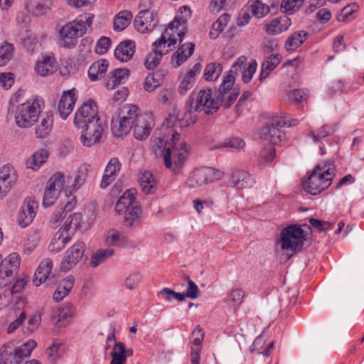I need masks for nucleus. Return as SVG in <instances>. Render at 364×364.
I'll list each match as a JSON object with an SVG mask.
<instances>
[{"mask_svg": "<svg viewBox=\"0 0 364 364\" xmlns=\"http://www.w3.org/2000/svg\"><path fill=\"white\" fill-rule=\"evenodd\" d=\"M151 4V0H141L139 7L141 11L134 21L135 29L141 33L151 32L157 24L156 15L149 9L147 5Z\"/></svg>", "mask_w": 364, "mask_h": 364, "instance_id": "nucleus-14", "label": "nucleus"}, {"mask_svg": "<svg viewBox=\"0 0 364 364\" xmlns=\"http://www.w3.org/2000/svg\"><path fill=\"white\" fill-rule=\"evenodd\" d=\"M121 168V164L118 159L112 158L107 163L102 175L100 187L105 189L116 179Z\"/></svg>", "mask_w": 364, "mask_h": 364, "instance_id": "nucleus-25", "label": "nucleus"}, {"mask_svg": "<svg viewBox=\"0 0 364 364\" xmlns=\"http://www.w3.org/2000/svg\"><path fill=\"white\" fill-rule=\"evenodd\" d=\"M312 240V231L307 225H291L280 232L279 243L283 250H299L307 247Z\"/></svg>", "mask_w": 364, "mask_h": 364, "instance_id": "nucleus-3", "label": "nucleus"}, {"mask_svg": "<svg viewBox=\"0 0 364 364\" xmlns=\"http://www.w3.org/2000/svg\"><path fill=\"white\" fill-rule=\"evenodd\" d=\"M180 119L179 109L173 107L150 146L156 156L163 158L165 166L174 172L183 167L191 151L189 145L181 140L180 134L174 129Z\"/></svg>", "mask_w": 364, "mask_h": 364, "instance_id": "nucleus-1", "label": "nucleus"}, {"mask_svg": "<svg viewBox=\"0 0 364 364\" xmlns=\"http://www.w3.org/2000/svg\"><path fill=\"white\" fill-rule=\"evenodd\" d=\"M299 121L297 119L290 116L277 117L273 119L271 126H267L261 129L260 138L264 141H268L272 144H278L282 141L284 136L279 130L280 128L296 126Z\"/></svg>", "mask_w": 364, "mask_h": 364, "instance_id": "nucleus-10", "label": "nucleus"}, {"mask_svg": "<svg viewBox=\"0 0 364 364\" xmlns=\"http://www.w3.org/2000/svg\"><path fill=\"white\" fill-rule=\"evenodd\" d=\"M59 196V192L52 189L51 188H49V186L46 185L43 197V205L44 207H49L53 205L58 198Z\"/></svg>", "mask_w": 364, "mask_h": 364, "instance_id": "nucleus-59", "label": "nucleus"}, {"mask_svg": "<svg viewBox=\"0 0 364 364\" xmlns=\"http://www.w3.org/2000/svg\"><path fill=\"white\" fill-rule=\"evenodd\" d=\"M64 345L59 341H54L53 344L47 348L46 353L52 363H55L64 353Z\"/></svg>", "mask_w": 364, "mask_h": 364, "instance_id": "nucleus-52", "label": "nucleus"}, {"mask_svg": "<svg viewBox=\"0 0 364 364\" xmlns=\"http://www.w3.org/2000/svg\"><path fill=\"white\" fill-rule=\"evenodd\" d=\"M114 252H95L90 259V266L97 267L106 259L113 256Z\"/></svg>", "mask_w": 364, "mask_h": 364, "instance_id": "nucleus-61", "label": "nucleus"}, {"mask_svg": "<svg viewBox=\"0 0 364 364\" xmlns=\"http://www.w3.org/2000/svg\"><path fill=\"white\" fill-rule=\"evenodd\" d=\"M254 183V178L249 173L240 169L232 172L228 182V186L238 188H250Z\"/></svg>", "mask_w": 364, "mask_h": 364, "instance_id": "nucleus-26", "label": "nucleus"}, {"mask_svg": "<svg viewBox=\"0 0 364 364\" xmlns=\"http://www.w3.org/2000/svg\"><path fill=\"white\" fill-rule=\"evenodd\" d=\"M38 209V201L33 198H26L18 213V225L22 228L28 226L33 221Z\"/></svg>", "mask_w": 364, "mask_h": 364, "instance_id": "nucleus-20", "label": "nucleus"}, {"mask_svg": "<svg viewBox=\"0 0 364 364\" xmlns=\"http://www.w3.org/2000/svg\"><path fill=\"white\" fill-rule=\"evenodd\" d=\"M96 219V213L92 209H85L82 213L70 214L63 224L64 228L75 232L77 231L85 232L90 229Z\"/></svg>", "mask_w": 364, "mask_h": 364, "instance_id": "nucleus-13", "label": "nucleus"}, {"mask_svg": "<svg viewBox=\"0 0 364 364\" xmlns=\"http://www.w3.org/2000/svg\"><path fill=\"white\" fill-rule=\"evenodd\" d=\"M336 129L337 126L336 124H325L316 130L310 131L307 134V136L311 139L314 143H316L333 134Z\"/></svg>", "mask_w": 364, "mask_h": 364, "instance_id": "nucleus-45", "label": "nucleus"}, {"mask_svg": "<svg viewBox=\"0 0 364 364\" xmlns=\"http://www.w3.org/2000/svg\"><path fill=\"white\" fill-rule=\"evenodd\" d=\"M248 6L254 16L262 18L269 12V7L261 0H250Z\"/></svg>", "mask_w": 364, "mask_h": 364, "instance_id": "nucleus-49", "label": "nucleus"}, {"mask_svg": "<svg viewBox=\"0 0 364 364\" xmlns=\"http://www.w3.org/2000/svg\"><path fill=\"white\" fill-rule=\"evenodd\" d=\"M304 0H283L281 9L284 13L291 14L297 11L302 5Z\"/></svg>", "mask_w": 364, "mask_h": 364, "instance_id": "nucleus-60", "label": "nucleus"}, {"mask_svg": "<svg viewBox=\"0 0 364 364\" xmlns=\"http://www.w3.org/2000/svg\"><path fill=\"white\" fill-rule=\"evenodd\" d=\"M237 93H233L226 100L223 96L220 100L215 97L210 89L200 90L198 92L192 93L189 97L187 104H191V108L194 112H203L205 114L212 113L218 109L220 102L225 107H229L236 100Z\"/></svg>", "mask_w": 364, "mask_h": 364, "instance_id": "nucleus-4", "label": "nucleus"}, {"mask_svg": "<svg viewBox=\"0 0 364 364\" xmlns=\"http://www.w3.org/2000/svg\"><path fill=\"white\" fill-rule=\"evenodd\" d=\"M230 18V16L229 14H223L213 23L209 32V36L211 39H216L219 37L220 34L226 28Z\"/></svg>", "mask_w": 364, "mask_h": 364, "instance_id": "nucleus-47", "label": "nucleus"}, {"mask_svg": "<svg viewBox=\"0 0 364 364\" xmlns=\"http://www.w3.org/2000/svg\"><path fill=\"white\" fill-rule=\"evenodd\" d=\"M222 71L223 67L220 63H209L205 69L204 77L208 81H214L219 77Z\"/></svg>", "mask_w": 364, "mask_h": 364, "instance_id": "nucleus-58", "label": "nucleus"}, {"mask_svg": "<svg viewBox=\"0 0 364 364\" xmlns=\"http://www.w3.org/2000/svg\"><path fill=\"white\" fill-rule=\"evenodd\" d=\"M223 171L210 167L197 168L193 171L186 180V185L190 188H198L223 178Z\"/></svg>", "mask_w": 364, "mask_h": 364, "instance_id": "nucleus-12", "label": "nucleus"}, {"mask_svg": "<svg viewBox=\"0 0 364 364\" xmlns=\"http://www.w3.org/2000/svg\"><path fill=\"white\" fill-rule=\"evenodd\" d=\"M84 252H68L61 262L60 268L63 271H68L73 268L82 257Z\"/></svg>", "mask_w": 364, "mask_h": 364, "instance_id": "nucleus-50", "label": "nucleus"}, {"mask_svg": "<svg viewBox=\"0 0 364 364\" xmlns=\"http://www.w3.org/2000/svg\"><path fill=\"white\" fill-rule=\"evenodd\" d=\"M191 16V10L188 6H181L177 12L176 16H175L173 21H176V23H178L179 26H182L181 28V32L183 33L185 27H187V21Z\"/></svg>", "mask_w": 364, "mask_h": 364, "instance_id": "nucleus-56", "label": "nucleus"}, {"mask_svg": "<svg viewBox=\"0 0 364 364\" xmlns=\"http://www.w3.org/2000/svg\"><path fill=\"white\" fill-rule=\"evenodd\" d=\"M114 210L118 215H124V222L127 226L134 227L140 223L142 210L136 200L134 190H128L121 196L115 204Z\"/></svg>", "mask_w": 364, "mask_h": 364, "instance_id": "nucleus-6", "label": "nucleus"}, {"mask_svg": "<svg viewBox=\"0 0 364 364\" xmlns=\"http://www.w3.org/2000/svg\"><path fill=\"white\" fill-rule=\"evenodd\" d=\"M139 183L142 191L146 194L154 193L156 190V179L149 171H144L141 174Z\"/></svg>", "mask_w": 364, "mask_h": 364, "instance_id": "nucleus-44", "label": "nucleus"}, {"mask_svg": "<svg viewBox=\"0 0 364 364\" xmlns=\"http://www.w3.org/2000/svg\"><path fill=\"white\" fill-rule=\"evenodd\" d=\"M72 180V176L70 175H65L63 172H56L53 173L48 179L46 185L56 191L65 192V188L69 185Z\"/></svg>", "mask_w": 364, "mask_h": 364, "instance_id": "nucleus-32", "label": "nucleus"}, {"mask_svg": "<svg viewBox=\"0 0 364 364\" xmlns=\"http://www.w3.org/2000/svg\"><path fill=\"white\" fill-rule=\"evenodd\" d=\"M335 175L334 166L331 161H321L305 182L304 189L311 195L319 194L331 186Z\"/></svg>", "mask_w": 364, "mask_h": 364, "instance_id": "nucleus-5", "label": "nucleus"}, {"mask_svg": "<svg viewBox=\"0 0 364 364\" xmlns=\"http://www.w3.org/2000/svg\"><path fill=\"white\" fill-rule=\"evenodd\" d=\"M201 68V65L197 63L187 73L181 74L178 77L179 85L178 87V92L181 95H185L194 86Z\"/></svg>", "mask_w": 364, "mask_h": 364, "instance_id": "nucleus-23", "label": "nucleus"}, {"mask_svg": "<svg viewBox=\"0 0 364 364\" xmlns=\"http://www.w3.org/2000/svg\"><path fill=\"white\" fill-rule=\"evenodd\" d=\"M25 6L33 16L44 15L50 10L46 0H25Z\"/></svg>", "mask_w": 364, "mask_h": 364, "instance_id": "nucleus-43", "label": "nucleus"}, {"mask_svg": "<svg viewBox=\"0 0 364 364\" xmlns=\"http://www.w3.org/2000/svg\"><path fill=\"white\" fill-rule=\"evenodd\" d=\"M132 14L130 11L125 10L119 12L114 18V29L117 31H122L125 29L131 23Z\"/></svg>", "mask_w": 364, "mask_h": 364, "instance_id": "nucleus-48", "label": "nucleus"}, {"mask_svg": "<svg viewBox=\"0 0 364 364\" xmlns=\"http://www.w3.org/2000/svg\"><path fill=\"white\" fill-rule=\"evenodd\" d=\"M90 171V166L87 164H82L80 166L75 174V178L73 183L68 186L65 190V194L66 197L69 195H73L74 191L80 189L82 185L85 183L87 175Z\"/></svg>", "mask_w": 364, "mask_h": 364, "instance_id": "nucleus-28", "label": "nucleus"}, {"mask_svg": "<svg viewBox=\"0 0 364 364\" xmlns=\"http://www.w3.org/2000/svg\"><path fill=\"white\" fill-rule=\"evenodd\" d=\"M245 296V291L242 289H234L228 294L226 302L233 308H238L242 304Z\"/></svg>", "mask_w": 364, "mask_h": 364, "instance_id": "nucleus-54", "label": "nucleus"}, {"mask_svg": "<svg viewBox=\"0 0 364 364\" xmlns=\"http://www.w3.org/2000/svg\"><path fill=\"white\" fill-rule=\"evenodd\" d=\"M194 51V45L188 43L182 45L171 57V65L176 68L185 63L192 55Z\"/></svg>", "mask_w": 364, "mask_h": 364, "instance_id": "nucleus-30", "label": "nucleus"}, {"mask_svg": "<svg viewBox=\"0 0 364 364\" xmlns=\"http://www.w3.org/2000/svg\"><path fill=\"white\" fill-rule=\"evenodd\" d=\"M236 0H210L208 4V10L213 14H217L223 10H227L232 7Z\"/></svg>", "mask_w": 364, "mask_h": 364, "instance_id": "nucleus-55", "label": "nucleus"}, {"mask_svg": "<svg viewBox=\"0 0 364 364\" xmlns=\"http://www.w3.org/2000/svg\"><path fill=\"white\" fill-rule=\"evenodd\" d=\"M236 76L229 71L224 77L223 80L220 85L219 90L221 95H224L227 94L232 88Z\"/></svg>", "mask_w": 364, "mask_h": 364, "instance_id": "nucleus-62", "label": "nucleus"}, {"mask_svg": "<svg viewBox=\"0 0 364 364\" xmlns=\"http://www.w3.org/2000/svg\"><path fill=\"white\" fill-rule=\"evenodd\" d=\"M76 204L75 196L69 195L67 197V201L60 206H58L53 213L49 221L50 226L53 228H57L65 218L66 214L75 208Z\"/></svg>", "mask_w": 364, "mask_h": 364, "instance_id": "nucleus-24", "label": "nucleus"}, {"mask_svg": "<svg viewBox=\"0 0 364 364\" xmlns=\"http://www.w3.org/2000/svg\"><path fill=\"white\" fill-rule=\"evenodd\" d=\"M282 60V55L279 54L272 55L269 56L262 64L261 70L259 75V80L264 81L269 74L277 67Z\"/></svg>", "mask_w": 364, "mask_h": 364, "instance_id": "nucleus-35", "label": "nucleus"}, {"mask_svg": "<svg viewBox=\"0 0 364 364\" xmlns=\"http://www.w3.org/2000/svg\"><path fill=\"white\" fill-rule=\"evenodd\" d=\"M53 123V115L48 112L42 115L40 123L36 127V134L38 138H46L51 131Z\"/></svg>", "mask_w": 364, "mask_h": 364, "instance_id": "nucleus-42", "label": "nucleus"}, {"mask_svg": "<svg viewBox=\"0 0 364 364\" xmlns=\"http://www.w3.org/2000/svg\"><path fill=\"white\" fill-rule=\"evenodd\" d=\"M163 80L164 76L161 73L156 72L150 73L144 80V89L148 92H152L161 85Z\"/></svg>", "mask_w": 364, "mask_h": 364, "instance_id": "nucleus-46", "label": "nucleus"}, {"mask_svg": "<svg viewBox=\"0 0 364 364\" xmlns=\"http://www.w3.org/2000/svg\"><path fill=\"white\" fill-rule=\"evenodd\" d=\"M48 156V151L45 149L36 151L27 159L26 167L33 171L38 170L47 161Z\"/></svg>", "mask_w": 364, "mask_h": 364, "instance_id": "nucleus-38", "label": "nucleus"}, {"mask_svg": "<svg viewBox=\"0 0 364 364\" xmlns=\"http://www.w3.org/2000/svg\"><path fill=\"white\" fill-rule=\"evenodd\" d=\"M291 25V21L287 16H281L272 19L266 27L269 35H278L286 31Z\"/></svg>", "mask_w": 364, "mask_h": 364, "instance_id": "nucleus-31", "label": "nucleus"}, {"mask_svg": "<svg viewBox=\"0 0 364 364\" xmlns=\"http://www.w3.org/2000/svg\"><path fill=\"white\" fill-rule=\"evenodd\" d=\"M82 129L80 137V143L86 147H90L100 142L105 134L107 126L102 118L87 123L84 127H77Z\"/></svg>", "mask_w": 364, "mask_h": 364, "instance_id": "nucleus-11", "label": "nucleus"}, {"mask_svg": "<svg viewBox=\"0 0 364 364\" xmlns=\"http://www.w3.org/2000/svg\"><path fill=\"white\" fill-rule=\"evenodd\" d=\"M36 346L34 340H29L16 348L12 343L4 345L0 349V364H21L30 356Z\"/></svg>", "mask_w": 364, "mask_h": 364, "instance_id": "nucleus-9", "label": "nucleus"}, {"mask_svg": "<svg viewBox=\"0 0 364 364\" xmlns=\"http://www.w3.org/2000/svg\"><path fill=\"white\" fill-rule=\"evenodd\" d=\"M53 267V261L48 258L42 260L38 264L33 279V283L36 287H39L46 282L52 283L55 278V275L52 272Z\"/></svg>", "mask_w": 364, "mask_h": 364, "instance_id": "nucleus-21", "label": "nucleus"}, {"mask_svg": "<svg viewBox=\"0 0 364 364\" xmlns=\"http://www.w3.org/2000/svg\"><path fill=\"white\" fill-rule=\"evenodd\" d=\"M134 43L133 41H124L114 50V56L121 62H127L134 53Z\"/></svg>", "mask_w": 364, "mask_h": 364, "instance_id": "nucleus-37", "label": "nucleus"}, {"mask_svg": "<svg viewBox=\"0 0 364 364\" xmlns=\"http://www.w3.org/2000/svg\"><path fill=\"white\" fill-rule=\"evenodd\" d=\"M21 263V259L16 252L9 254L4 259L0 255V287H6L13 275L14 270L17 269Z\"/></svg>", "mask_w": 364, "mask_h": 364, "instance_id": "nucleus-18", "label": "nucleus"}, {"mask_svg": "<svg viewBox=\"0 0 364 364\" xmlns=\"http://www.w3.org/2000/svg\"><path fill=\"white\" fill-rule=\"evenodd\" d=\"M163 55L162 54L158 53L157 50H152V53L147 56L144 62L145 67L149 70L155 68L160 63Z\"/></svg>", "mask_w": 364, "mask_h": 364, "instance_id": "nucleus-63", "label": "nucleus"}, {"mask_svg": "<svg viewBox=\"0 0 364 364\" xmlns=\"http://www.w3.org/2000/svg\"><path fill=\"white\" fill-rule=\"evenodd\" d=\"M137 106L127 104L113 115L111 131L115 137L122 138L129 133L137 117Z\"/></svg>", "mask_w": 364, "mask_h": 364, "instance_id": "nucleus-8", "label": "nucleus"}, {"mask_svg": "<svg viewBox=\"0 0 364 364\" xmlns=\"http://www.w3.org/2000/svg\"><path fill=\"white\" fill-rule=\"evenodd\" d=\"M257 67V63L255 60L247 61L246 56L240 55L232 64L230 72L235 76L241 73L242 82L249 83L256 72Z\"/></svg>", "mask_w": 364, "mask_h": 364, "instance_id": "nucleus-17", "label": "nucleus"}, {"mask_svg": "<svg viewBox=\"0 0 364 364\" xmlns=\"http://www.w3.org/2000/svg\"><path fill=\"white\" fill-rule=\"evenodd\" d=\"M105 243L108 246L121 249L132 248V242L118 230L111 229L105 235Z\"/></svg>", "mask_w": 364, "mask_h": 364, "instance_id": "nucleus-29", "label": "nucleus"}, {"mask_svg": "<svg viewBox=\"0 0 364 364\" xmlns=\"http://www.w3.org/2000/svg\"><path fill=\"white\" fill-rule=\"evenodd\" d=\"M167 32H164L161 37L152 44V50H157L158 53L166 55L176 47L173 40H170V36Z\"/></svg>", "mask_w": 364, "mask_h": 364, "instance_id": "nucleus-36", "label": "nucleus"}, {"mask_svg": "<svg viewBox=\"0 0 364 364\" xmlns=\"http://www.w3.org/2000/svg\"><path fill=\"white\" fill-rule=\"evenodd\" d=\"M14 53L13 44L4 42L0 46V67L5 66L12 59Z\"/></svg>", "mask_w": 364, "mask_h": 364, "instance_id": "nucleus-57", "label": "nucleus"}, {"mask_svg": "<svg viewBox=\"0 0 364 364\" xmlns=\"http://www.w3.org/2000/svg\"><path fill=\"white\" fill-rule=\"evenodd\" d=\"M134 135L136 139L144 140L149 135L154 127V115L150 112L140 113L139 108L137 110V117L134 124Z\"/></svg>", "mask_w": 364, "mask_h": 364, "instance_id": "nucleus-16", "label": "nucleus"}, {"mask_svg": "<svg viewBox=\"0 0 364 364\" xmlns=\"http://www.w3.org/2000/svg\"><path fill=\"white\" fill-rule=\"evenodd\" d=\"M64 225L58 230L54 235L50 244V250H62L66 247V245L71 240V235Z\"/></svg>", "mask_w": 364, "mask_h": 364, "instance_id": "nucleus-33", "label": "nucleus"}, {"mask_svg": "<svg viewBox=\"0 0 364 364\" xmlns=\"http://www.w3.org/2000/svg\"><path fill=\"white\" fill-rule=\"evenodd\" d=\"M182 26H179L178 23H176V21H171L169 23L167 28H165L164 32H167L170 36V40L173 41V43L176 45L178 41L180 42L182 41L183 36L187 32V27H185V29L183 33L181 32V28Z\"/></svg>", "mask_w": 364, "mask_h": 364, "instance_id": "nucleus-53", "label": "nucleus"}, {"mask_svg": "<svg viewBox=\"0 0 364 364\" xmlns=\"http://www.w3.org/2000/svg\"><path fill=\"white\" fill-rule=\"evenodd\" d=\"M130 75L127 68H116L109 72L105 80V87L107 90H114L117 86L124 84Z\"/></svg>", "mask_w": 364, "mask_h": 364, "instance_id": "nucleus-27", "label": "nucleus"}, {"mask_svg": "<svg viewBox=\"0 0 364 364\" xmlns=\"http://www.w3.org/2000/svg\"><path fill=\"white\" fill-rule=\"evenodd\" d=\"M42 97H34L18 105L16 109L15 122L20 128H29L36 123L44 108Z\"/></svg>", "mask_w": 364, "mask_h": 364, "instance_id": "nucleus-7", "label": "nucleus"}, {"mask_svg": "<svg viewBox=\"0 0 364 364\" xmlns=\"http://www.w3.org/2000/svg\"><path fill=\"white\" fill-rule=\"evenodd\" d=\"M18 181V173L14 166L5 164L0 168V200L4 199Z\"/></svg>", "mask_w": 364, "mask_h": 364, "instance_id": "nucleus-19", "label": "nucleus"}, {"mask_svg": "<svg viewBox=\"0 0 364 364\" xmlns=\"http://www.w3.org/2000/svg\"><path fill=\"white\" fill-rule=\"evenodd\" d=\"M308 33L305 31H295L287 39L284 48L287 51H293L297 49L307 39Z\"/></svg>", "mask_w": 364, "mask_h": 364, "instance_id": "nucleus-41", "label": "nucleus"}, {"mask_svg": "<svg viewBox=\"0 0 364 364\" xmlns=\"http://www.w3.org/2000/svg\"><path fill=\"white\" fill-rule=\"evenodd\" d=\"M101 118L98 114L97 102L92 99L85 101L75 113L74 124L76 127H84L87 123Z\"/></svg>", "mask_w": 364, "mask_h": 364, "instance_id": "nucleus-15", "label": "nucleus"}, {"mask_svg": "<svg viewBox=\"0 0 364 364\" xmlns=\"http://www.w3.org/2000/svg\"><path fill=\"white\" fill-rule=\"evenodd\" d=\"M112 360L110 364H125L124 344L122 342H115L110 352Z\"/></svg>", "mask_w": 364, "mask_h": 364, "instance_id": "nucleus-51", "label": "nucleus"}, {"mask_svg": "<svg viewBox=\"0 0 364 364\" xmlns=\"http://www.w3.org/2000/svg\"><path fill=\"white\" fill-rule=\"evenodd\" d=\"M109 66L106 60H100L93 63L88 70V77L91 81H96L104 77Z\"/></svg>", "mask_w": 364, "mask_h": 364, "instance_id": "nucleus-40", "label": "nucleus"}, {"mask_svg": "<svg viewBox=\"0 0 364 364\" xmlns=\"http://www.w3.org/2000/svg\"><path fill=\"white\" fill-rule=\"evenodd\" d=\"M276 156V151L272 146L262 149L259 154V161L264 163L271 162Z\"/></svg>", "mask_w": 364, "mask_h": 364, "instance_id": "nucleus-64", "label": "nucleus"}, {"mask_svg": "<svg viewBox=\"0 0 364 364\" xmlns=\"http://www.w3.org/2000/svg\"><path fill=\"white\" fill-rule=\"evenodd\" d=\"M94 19L92 14L86 13L77 16L58 29V43L63 48L73 49L78 40L91 29Z\"/></svg>", "mask_w": 364, "mask_h": 364, "instance_id": "nucleus-2", "label": "nucleus"}, {"mask_svg": "<svg viewBox=\"0 0 364 364\" xmlns=\"http://www.w3.org/2000/svg\"><path fill=\"white\" fill-rule=\"evenodd\" d=\"M76 100L77 92L75 89L63 92L58 103V112L62 119H66L73 112Z\"/></svg>", "mask_w": 364, "mask_h": 364, "instance_id": "nucleus-22", "label": "nucleus"}, {"mask_svg": "<svg viewBox=\"0 0 364 364\" xmlns=\"http://www.w3.org/2000/svg\"><path fill=\"white\" fill-rule=\"evenodd\" d=\"M75 278L73 276H68L63 279L54 291L53 298L56 302L62 301L73 288Z\"/></svg>", "mask_w": 364, "mask_h": 364, "instance_id": "nucleus-39", "label": "nucleus"}, {"mask_svg": "<svg viewBox=\"0 0 364 364\" xmlns=\"http://www.w3.org/2000/svg\"><path fill=\"white\" fill-rule=\"evenodd\" d=\"M35 70L41 76H48L56 70V62L49 55L43 56L36 62Z\"/></svg>", "mask_w": 364, "mask_h": 364, "instance_id": "nucleus-34", "label": "nucleus"}]
</instances>
